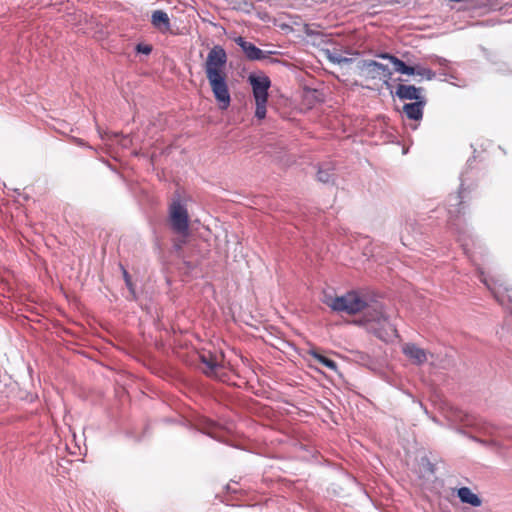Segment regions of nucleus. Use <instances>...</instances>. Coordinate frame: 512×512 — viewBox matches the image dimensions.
I'll return each instance as SVG.
<instances>
[{
  "label": "nucleus",
  "mask_w": 512,
  "mask_h": 512,
  "mask_svg": "<svg viewBox=\"0 0 512 512\" xmlns=\"http://www.w3.org/2000/svg\"><path fill=\"white\" fill-rule=\"evenodd\" d=\"M227 54L220 45L214 46L207 55L204 71L211 91L219 104L220 109L226 110L231 103L230 91L227 83L225 67Z\"/></svg>",
  "instance_id": "1"
},
{
  "label": "nucleus",
  "mask_w": 512,
  "mask_h": 512,
  "mask_svg": "<svg viewBox=\"0 0 512 512\" xmlns=\"http://www.w3.org/2000/svg\"><path fill=\"white\" fill-rule=\"evenodd\" d=\"M323 302L333 311L356 314L368 307L367 301L355 291L348 292L342 296L324 294Z\"/></svg>",
  "instance_id": "2"
},
{
  "label": "nucleus",
  "mask_w": 512,
  "mask_h": 512,
  "mask_svg": "<svg viewBox=\"0 0 512 512\" xmlns=\"http://www.w3.org/2000/svg\"><path fill=\"white\" fill-rule=\"evenodd\" d=\"M169 224L174 233L182 238L189 235V214L179 196L173 197L169 205Z\"/></svg>",
  "instance_id": "3"
},
{
  "label": "nucleus",
  "mask_w": 512,
  "mask_h": 512,
  "mask_svg": "<svg viewBox=\"0 0 512 512\" xmlns=\"http://www.w3.org/2000/svg\"><path fill=\"white\" fill-rule=\"evenodd\" d=\"M366 317L368 322H373L379 326V328H375V334L379 339L388 342L398 336L395 326L390 323L381 305L375 304L368 311Z\"/></svg>",
  "instance_id": "4"
},
{
  "label": "nucleus",
  "mask_w": 512,
  "mask_h": 512,
  "mask_svg": "<svg viewBox=\"0 0 512 512\" xmlns=\"http://www.w3.org/2000/svg\"><path fill=\"white\" fill-rule=\"evenodd\" d=\"M248 81L252 86L255 100L267 101L268 89L271 85L270 79L265 75L251 74L248 77Z\"/></svg>",
  "instance_id": "5"
},
{
  "label": "nucleus",
  "mask_w": 512,
  "mask_h": 512,
  "mask_svg": "<svg viewBox=\"0 0 512 512\" xmlns=\"http://www.w3.org/2000/svg\"><path fill=\"white\" fill-rule=\"evenodd\" d=\"M362 70L372 79L383 78L388 80L392 75V72L386 65L374 60L364 61ZM385 82L387 83V81Z\"/></svg>",
  "instance_id": "6"
},
{
  "label": "nucleus",
  "mask_w": 512,
  "mask_h": 512,
  "mask_svg": "<svg viewBox=\"0 0 512 512\" xmlns=\"http://www.w3.org/2000/svg\"><path fill=\"white\" fill-rule=\"evenodd\" d=\"M235 42L238 46L241 47L243 52L245 53L246 57L249 60L255 61V60H264L269 57V54L272 52H264L258 47H256L253 43L246 41L242 37H238L235 39Z\"/></svg>",
  "instance_id": "7"
},
{
  "label": "nucleus",
  "mask_w": 512,
  "mask_h": 512,
  "mask_svg": "<svg viewBox=\"0 0 512 512\" xmlns=\"http://www.w3.org/2000/svg\"><path fill=\"white\" fill-rule=\"evenodd\" d=\"M423 88L415 87L414 85L398 84L395 90V95L401 100H421L425 99L421 95Z\"/></svg>",
  "instance_id": "8"
},
{
  "label": "nucleus",
  "mask_w": 512,
  "mask_h": 512,
  "mask_svg": "<svg viewBox=\"0 0 512 512\" xmlns=\"http://www.w3.org/2000/svg\"><path fill=\"white\" fill-rule=\"evenodd\" d=\"M403 353L412 361L413 364L422 365L427 361L428 353L426 350L413 343H407L403 346Z\"/></svg>",
  "instance_id": "9"
},
{
  "label": "nucleus",
  "mask_w": 512,
  "mask_h": 512,
  "mask_svg": "<svg viewBox=\"0 0 512 512\" xmlns=\"http://www.w3.org/2000/svg\"><path fill=\"white\" fill-rule=\"evenodd\" d=\"M426 104V99L417 100L413 103H407L403 106V112L411 119L418 121L423 117V108Z\"/></svg>",
  "instance_id": "10"
},
{
  "label": "nucleus",
  "mask_w": 512,
  "mask_h": 512,
  "mask_svg": "<svg viewBox=\"0 0 512 512\" xmlns=\"http://www.w3.org/2000/svg\"><path fill=\"white\" fill-rule=\"evenodd\" d=\"M457 496L462 503L469 504L473 507H479L482 504L480 497L473 493L468 487L459 488L457 490Z\"/></svg>",
  "instance_id": "11"
},
{
  "label": "nucleus",
  "mask_w": 512,
  "mask_h": 512,
  "mask_svg": "<svg viewBox=\"0 0 512 512\" xmlns=\"http://www.w3.org/2000/svg\"><path fill=\"white\" fill-rule=\"evenodd\" d=\"M151 22L153 26L161 32H167L170 30V19L168 14L164 11H154L151 16Z\"/></svg>",
  "instance_id": "12"
},
{
  "label": "nucleus",
  "mask_w": 512,
  "mask_h": 512,
  "mask_svg": "<svg viewBox=\"0 0 512 512\" xmlns=\"http://www.w3.org/2000/svg\"><path fill=\"white\" fill-rule=\"evenodd\" d=\"M200 358L202 364L204 365V373L209 376H217V371L221 368L217 358L215 356H212L211 354H202Z\"/></svg>",
  "instance_id": "13"
},
{
  "label": "nucleus",
  "mask_w": 512,
  "mask_h": 512,
  "mask_svg": "<svg viewBox=\"0 0 512 512\" xmlns=\"http://www.w3.org/2000/svg\"><path fill=\"white\" fill-rule=\"evenodd\" d=\"M462 195L458 193L456 195H452L448 200V214L450 217L451 226H456V224L452 221L454 217H458L461 213L460 206L462 205Z\"/></svg>",
  "instance_id": "14"
},
{
  "label": "nucleus",
  "mask_w": 512,
  "mask_h": 512,
  "mask_svg": "<svg viewBox=\"0 0 512 512\" xmlns=\"http://www.w3.org/2000/svg\"><path fill=\"white\" fill-rule=\"evenodd\" d=\"M333 166L330 163L322 164L317 172V178L322 183H329L333 178Z\"/></svg>",
  "instance_id": "15"
},
{
  "label": "nucleus",
  "mask_w": 512,
  "mask_h": 512,
  "mask_svg": "<svg viewBox=\"0 0 512 512\" xmlns=\"http://www.w3.org/2000/svg\"><path fill=\"white\" fill-rule=\"evenodd\" d=\"M200 430L202 433L207 434L211 438L218 441H222L221 435L219 434L220 429L215 423L211 421H206L205 423H203V426Z\"/></svg>",
  "instance_id": "16"
},
{
  "label": "nucleus",
  "mask_w": 512,
  "mask_h": 512,
  "mask_svg": "<svg viewBox=\"0 0 512 512\" xmlns=\"http://www.w3.org/2000/svg\"><path fill=\"white\" fill-rule=\"evenodd\" d=\"M311 355L313 356L314 359H316L319 363H321L322 365H324L325 367H327L328 369L332 370V371H336L337 370V364L335 361H333L332 359L318 353V352H311Z\"/></svg>",
  "instance_id": "17"
},
{
  "label": "nucleus",
  "mask_w": 512,
  "mask_h": 512,
  "mask_svg": "<svg viewBox=\"0 0 512 512\" xmlns=\"http://www.w3.org/2000/svg\"><path fill=\"white\" fill-rule=\"evenodd\" d=\"M255 103H256L255 116L258 119L265 118V116H266V104H267V101L255 100Z\"/></svg>",
  "instance_id": "18"
},
{
  "label": "nucleus",
  "mask_w": 512,
  "mask_h": 512,
  "mask_svg": "<svg viewBox=\"0 0 512 512\" xmlns=\"http://www.w3.org/2000/svg\"><path fill=\"white\" fill-rule=\"evenodd\" d=\"M416 68H417L416 72H415L416 75H419L421 77H425L428 80L433 79L434 76H435V73L432 70L428 69V68H423V67H416Z\"/></svg>",
  "instance_id": "19"
},
{
  "label": "nucleus",
  "mask_w": 512,
  "mask_h": 512,
  "mask_svg": "<svg viewBox=\"0 0 512 512\" xmlns=\"http://www.w3.org/2000/svg\"><path fill=\"white\" fill-rule=\"evenodd\" d=\"M391 63L394 65V69L396 72L403 73L406 63L400 60L397 57H391Z\"/></svg>",
  "instance_id": "20"
},
{
  "label": "nucleus",
  "mask_w": 512,
  "mask_h": 512,
  "mask_svg": "<svg viewBox=\"0 0 512 512\" xmlns=\"http://www.w3.org/2000/svg\"><path fill=\"white\" fill-rule=\"evenodd\" d=\"M329 60L334 62V63H348L351 61V59L349 58H345V57H341V56H336V55H332V54H329Z\"/></svg>",
  "instance_id": "21"
},
{
  "label": "nucleus",
  "mask_w": 512,
  "mask_h": 512,
  "mask_svg": "<svg viewBox=\"0 0 512 512\" xmlns=\"http://www.w3.org/2000/svg\"><path fill=\"white\" fill-rule=\"evenodd\" d=\"M137 51H138L139 53H143V54L148 55V54H150V53H151L152 48H151V46H150V45H143V44H139V45H137Z\"/></svg>",
  "instance_id": "22"
},
{
  "label": "nucleus",
  "mask_w": 512,
  "mask_h": 512,
  "mask_svg": "<svg viewBox=\"0 0 512 512\" xmlns=\"http://www.w3.org/2000/svg\"><path fill=\"white\" fill-rule=\"evenodd\" d=\"M457 419H459L462 422H465L466 425H472V423L470 421V417L467 414L459 412V415L457 416Z\"/></svg>",
  "instance_id": "23"
},
{
  "label": "nucleus",
  "mask_w": 512,
  "mask_h": 512,
  "mask_svg": "<svg viewBox=\"0 0 512 512\" xmlns=\"http://www.w3.org/2000/svg\"><path fill=\"white\" fill-rule=\"evenodd\" d=\"M416 69H417L416 67L409 66L406 64L405 69L402 74L415 75Z\"/></svg>",
  "instance_id": "24"
},
{
  "label": "nucleus",
  "mask_w": 512,
  "mask_h": 512,
  "mask_svg": "<svg viewBox=\"0 0 512 512\" xmlns=\"http://www.w3.org/2000/svg\"><path fill=\"white\" fill-rule=\"evenodd\" d=\"M238 6H234V8L236 9H241V4H244L245 6H252L253 2H248V1H245V2H238Z\"/></svg>",
  "instance_id": "25"
},
{
  "label": "nucleus",
  "mask_w": 512,
  "mask_h": 512,
  "mask_svg": "<svg viewBox=\"0 0 512 512\" xmlns=\"http://www.w3.org/2000/svg\"><path fill=\"white\" fill-rule=\"evenodd\" d=\"M380 57L383 59H388L391 62V57H395V56L388 54V53H384V54H381Z\"/></svg>",
  "instance_id": "26"
},
{
  "label": "nucleus",
  "mask_w": 512,
  "mask_h": 512,
  "mask_svg": "<svg viewBox=\"0 0 512 512\" xmlns=\"http://www.w3.org/2000/svg\"><path fill=\"white\" fill-rule=\"evenodd\" d=\"M124 277H125L127 285L130 286V281L128 279V273L126 271H124Z\"/></svg>",
  "instance_id": "27"
}]
</instances>
